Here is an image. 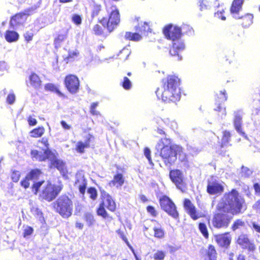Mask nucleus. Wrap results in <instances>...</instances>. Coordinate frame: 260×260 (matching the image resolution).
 Returning a JSON list of instances; mask_svg holds the SVG:
<instances>
[{
    "mask_svg": "<svg viewBox=\"0 0 260 260\" xmlns=\"http://www.w3.org/2000/svg\"><path fill=\"white\" fill-rule=\"evenodd\" d=\"M184 207L186 212L193 220H197L202 217L205 216L206 215V212L205 211L201 212L197 211L193 204L188 199H185L184 200Z\"/></svg>",
    "mask_w": 260,
    "mask_h": 260,
    "instance_id": "10",
    "label": "nucleus"
},
{
    "mask_svg": "<svg viewBox=\"0 0 260 260\" xmlns=\"http://www.w3.org/2000/svg\"><path fill=\"white\" fill-rule=\"evenodd\" d=\"M199 6L201 11L210 9L212 4L209 0H199Z\"/></svg>",
    "mask_w": 260,
    "mask_h": 260,
    "instance_id": "28",
    "label": "nucleus"
},
{
    "mask_svg": "<svg viewBox=\"0 0 260 260\" xmlns=\"http://www.w3.org/2000/svg\"><path fill=\"white\" fill-rule=\"evenodd\" d=\"M170 177L171 180L176 184L177 187L182 189L183 188V177L181 172L179 170L170 171Z\"/></svg>",
    "mask_w": 260,
    "mask_h": 260,
    "instance_id": "14",
    "label": "nucleus"
},
{
    "mask_svg": "<svg viewBox=\"0 0 260 260\" xmlns=\"http://www.w3.org/2000/svg\"><path fill=\"white\" fill-rule=\"evenodd\" d=\"M75 186L79 189L81 193L84 194L85 193L86 187V182L83 176L80 175L76 176Z\"/></svg>",
    "mask_w": 260,
    "mask_h": 260,
    "instance_id": "20",
    "label": "nucleus"
},
{
    "mask_svg": "<svg viewBox=\"0 0 260 260\" xmlns=\"http://www.w3.org/2000/svg\"><path fill=\"white\" fill-rule=\"evenodd\" d=\"M88 144L86 143H83L81 141L78 142L76 144L75 149L77 152L82 153L84 151V149L88 147Z\"/></svg>",
    "mask_w": 260,
    "mask_h": 260,
    "instance_id": "32",
    "label": "nucleus"
},
{
    "mask_svg": "<svg viewBox=\"0 0 260 260\" xmlns=\"http://www.w3.org/2000/svg\"><path fill=\"white\" fill-rule=\"evenodd\" d=\"M56 210L64 218H68L72 213L73 203L67 196H61L56 201Z\"/></svg>",
    "mask_w": 260,
    "mask_h": 260,
    "instance_id": "5",
    "label": "nucleus"
},
{
    "mask_svg": "<svg viewBox=\"0 0 260 260\" xmlns=\"http://www.w3.org/2000/svg\"><path fill=\"white\" fill-rule=\"evenodd\" d=\"M165 255L164 252L158 250L153 254V258L155 260H163Z\"/></svg>",
    "mask_w": 260,
    "mask_h": 260,
    "instance_id": "40",
    "label": "nucleus"
},
{
    "mask_svg": "<svg viewBox=\"0 0 260 260\" xmlns=\"http://www.w3.org/2000/svg\"><path fill=\"white\" fill-rule=\"evenodd\" d=\"M16 100V96L15 94L13 91H11L8 95L7 97V102L9 104H13Z\"/></svg>",
    "mask_w": 260,
    "mask_h": 260,
    "instance_id": "41",
    "label": "nucleus"
},
{
    "mask_svg": "<svg viewBox=\"0 0 260 260\" xmlns=\"http://www.w3.org/2000/svg\"><path fill=\"white\" fill-rule=\"evenodd\" d=\"M233 215L231 213H228V214H217L215 215L212 220L213 226L217 228H226L229 225Z\"/></svg>",
    "mask_w": 260,
    "mask_h": 260,
    "instance_id": "9",
    "label": "nucleus"
},
{
    "mask_svg": "<svg viewBox=\"0 0 260 260\" xmlns=\"http://www.w3.org/2000/svg\"><path fill=\"white\" fill-rule=\"evenodd\" d=\"M20 174L19 171H13L12 174V179L14 182H17L19 180Z\"/></svg>",
    "mask_w": 260,
    "mask_h": 260,
    "instance_id": "48",
    "label": "nucleus"
},
{
    "mask_svg": "<svg viewBox=\"0 0 260 260\" xmlns=\"http://www.w3.org/2000/svg\"><path fill=\"white\" fill-rule=\"evenodd\" d=\"M220 99L221 102H223L226 100L227 98L225 94V91H221L220 93Z\"/></svg>",
    "mask_w": 260,
    "mask_h": 260,
    "instance_id": "61",
    "label": "nucleus"
},
{
    "mask_svg": "<svg viewBox=\"0 0 260 260\" xmlns=\"http://www.w3.org/2000/svg\"><path fill=\"white\" fill-rule=\"evenodd\" d=\"M199 228L204 237L205 238H208L209 234L206 224L204 223H200L199 225Z\"/></svg>",
    "mask_w": 260,
    "mask_h": 260,
    "instance_id": "35",
    "label": "nucleus"
},
{
    "mask_svg": "<svg viewBox=\"0 0 260 260\" xmlns=\"http://www.w3.org/2000/svg\"><path fill=\"white\" fill-rule=\"evenodd\" d=\"M223 190L222 185L218 181L211 180L207 186V191L210 194L220 193Z\"/></svg>",
    "mask_w": 260,
    "mask_h": 260,
    "instance_id": "16",
    "label": "nucleus"
},
{
    "mask_svg": "<svg viewBox=\"0 0 260 260\" xmlns=\"http://www.w3.org/2000/svg\"><path fill=\"white\" fill-rule=\"evenodd\" d=\"M31 156L36 160L44 161L46 159L49 160L53 157V152L50 150H45L43 152H39L36 150H32L31 151Z\"/></svg>",
    "mask_w": 260,
    "mask_h": 260,
    "instance_id": "12",
    "label": "nucleus"
},
{
    "mask_svg": "<svg viewBox=\"0 0 260 260\" xmlns=\"http://www.w3.org/2000/svg\"><path fill=\"white\" fill-rule=\"evenodd\" d=\"M159 203L161 208L170 215L175 218L178 216L176 207L169 198L163 196L160 199Z\"/></svg>",
    "mask_w": 260,
    "mask_h": 260,
    "instance_id": "7",
    "label": "nucleus"
},
{
    "mask_svg": "<svg viewBox=\"0 0 260 260\" xmlns=\"http://www.w3.org/2000/svg\"><path fill=\"white\" fill-rule=\"evenodd\" d=\"M41 174V172L39 170H32L27 175V179L33 181L35 184V180L38 178Z\"/></svg>",
    "mask_w": 260,
    "mask_h": 260,
    "instance_id": "30",
    "label": "nucleus"
},
{
    "mask_svg": "<svg viewBox=\"0 0 260 260\" xmlns=\"http://www.w3.org/2000/svg\"><path fill=\"white\" fill-rule=\"evenodd\" d=\"M65 84L68 90L72 93H76L79 87V81L75 75H70L65 78Z\"/></svg>",
    "mask_w": 260,
    "mask_h": 260,
    "instance_id": "11",
    "label": "nucleus"
},
{
    "mask_svg": "<svg viewBox=\"0 0 260 260\" xmlns=\"http://www.w3.org/2000/svg\"><path fill=\"white\" fill-rule=\"evenodd\" d=\"M138 27L140 31L144 34L150 29L148 23L145 22H141V24H139Z\"/></svg>",
    "mask_w": 260,
    "mask_h": 260,
    "instance_id": "37",
    "label": "nucleus"
},
{
    "mask_svg": "<svg viewBox=\"0 0 260 260\" xmlns=\"http://www.w3.org/2000/svg\"><path fill=\"white\" fill-rule=\"evenodd\" d=\"M156 148L160 151V155L162 158L165 163L172 165L177 159L183 160L185 158V154L181 147L176 145H171V140L167 138H162L157 143Z\"/></svg>",
    "mask_w": 260,
    "mask_h": 260,
    "instance_id": "1",
    "label": "nucleus"
},
{
    "mask_svg": "<svg viewBox=\"0 0 260 260\" xmlns=\"http://www.w3.org/2000/svg\"><path fill=\"white\" fill-rule=\"evenodd\" d=\"M244 1V0H234L231 8V13L237 14L241 10Z\"/></svg>",
    "mask_w": 260,
    "mask_h": 260,
    "instance_id": "26",
    "label": "nucleus"
},
{
    "mask_svg": "<svg viewBox=\"0 0 260 260\" xmlns=\"http://www.w3.org/2000/svg\"><path fill=\"white\" fill-rule=\"evenodd\" d=\"M25 17V15H22L21 14H18L16 15L13 17L12 20L14 21H17L18 23H20L21 21L20 20V19H23V17Z\"/></svg>",
    "mask_w": 260,
    "mask_h": 260,
    "instance_id": "53",
    "label": "nucleus"
},
{
    "mask_svg": "<svg viewBox=\"0 0 260 260\" xmlns=\"http://www.w3.org/2000/svg\"><path fill=\"white\" fill-rule=\"evenodd\" d=\"M33 231V229L31 227L28 226L25 227L23 233L24 237H26V236L30 235L32 233Z\"/></svg>",
    "mask_w": 260,
    "mask_h": 260,
    "instance_id": "50",
    "label": "nucleus"
},
{
    "mask_svg": "<svg viewBox=\"0 0 260 260\" xmlns=\"http://www.w3.org/2000/svg\"><path fill=\"white\" fill-rule=\"evenodd\" d=\"M119 22V11L115 6L111 7V11L108 18H103L101 20L102 25L106 26L110 31H112L118 25Z\"/></svg>",
    "mask_w": 260,
    "mask_h": 260,
    "instance_id": "6",
    "label": "nucleus"
},
{
    "mask_svg": "<svg viewBox=\"0 0 260 260\" xmlns=\"http://www.w3.org/2000/svg\"><path fill=\"white\" fill-rule=\"evenodd\" d=\"M216 252L214 247L212 245H210L208 250V255L210 260H215L216 258Z\"/></svg>",
    "mask_w": 260,
    "mask_h": 260,
    "instance_id": "34",
    "label": "nucleus"
},
{
    "mask_svg": "<svg viewBox=\"0 0 260 260\" xmlns=\"http://www.w3.org/2000/svg\"><path fill=\"white\" fill-rule=\"evenodd\" d=\"M253 208L254 209L260 211V200L256 202V203L253 205Z\"/></svg>",
    "mask_w": 260,
    "mask_h": 260,
    "instance_id": "64",
    "label": "nucleus"
},
{
    "mask_svg": "<svg viewBox=\"0 0 260 260\" xmlns=\"http://www.w3.org/2000/svg\"><path fill=\"white\" fill-rule=\"evenodd\" d=\"M31 181L30 179H27V176L25 178V179L23 180L21 182V185L23 186L25 188H26L28 187L30 184L29 181Z\"/></svg>",
    "mask_w": 260,
    "mask_h": 260,
    "instance_id": "56",
    "label": "nucleus"
},
{
    "mask_svg": "<svg viewBox=\"0 0 260 260\" xmlns=\"http://www.w3.org/2000/svg\"><path fill=\"white\" fill-rule=\"evenodd\" d=\"M163 32L167 39L172 41L180 39L181 36V28L172 24L166 25L163 29Z\"/></svg>",
    "mask_w": 260,
    "mask_h": 260,
    "instance_id": "8",
    "label": "nucleus"
},
{
    "mask_svg": "<svg viewBox=\"0 0 260 260\" xmlns=\"http://www.w3.org/2000/svg\"><path fill=\"white\" fill-rule=\"evenodd\" d=\"M41 143H43L45 146L46 147V149L45 150H49V143H48V139L45 138H43L42 139H41Z\"/></svg>",
    "mask_w": 260,
    "mask_h": 260,
    "instance_id": "59",
    "label": "nucleus"
},
{
    "mask_svg": "<svg viewBox=\"0 0 260 260\" xmlns=\"http://www.w3.org/2000/svg\"><path fill=\"white\" fill-rule=\"evenodd\" d=\"M243 203V198L236 190L233 189L231 192L224 195L218 203L217 209L224 213L234 215L241 211Z\"/></svg>",
    "mask_w": 260,
    "mask_h": 260,
    "instance_id": "3",
    "label": "nucleus"
},
{
    "mask_svg": "<svg viewBox=\"0 0 260 260\" xmlns=\"http://www.w3.org/2000/svg\"><path fill=\"white\" fill-rule=\"evenodd\" d=\"M31 212L34 215L36 216L37 217L40 219L42 217V213L38 208L32 207L31 209Z\"/></svg>",
    "mask_w": 260,
    "mask_h": 260,
    "instance_id": "43",
    "label": "nucleus"
},
{
    "mask_svg": "<svg viewBox=\"0 0 260 260\" xmlns=\"http://www.w3.org/2000/svg\"><path fill=\"white\" fill-rule=\"evenodd\" d=\"M102 205L111 211H114L116 209V204L111 196L108 193L103 194Z\"/></svg>",
    "mask_w": 260,
    "mask_h": 260,
    "instance_id": "19",
    "label": "nucleus"
},
{
    "mask_svg": "<svg viewBox=\"0 0 260 260\" xmlns=\"http://www.w3.org/2000/svg\"><path fill=\"white\" fill-rule=\"evenodd\" d=\"M93 30L95 34L99 35L102 32V28L101 26L98 24L94 26Z\"/></svg>",
    "mask_w": 260,
    "mask_h": 260,
    "instance_id": "57",
    "label": "nucleus"
},
{
    "mask_svg": "<svg viewBox=\"0 0 260 260\" xmlns=\"http://www.w3.org/2000/svg\"><path fill=\"white\" fill-rule=\"evenodd\" d=\"M244 225V222H243L241 220H237L235 222L233 226V230H236V229L239 228L240 226H242Z\"/></svg>",
    "mask_w": 260,
    "mask_h": 260,
    "instance_id": "51",
    "label": "nucleus"
},
{
    "mask_svg": "<svg viewBox=\"0 0 260 260\" xmlns=\"http://www.w3.org/2000/svg\"><path fill=\"white\" fill-rule=\"evenodd\" d=\"M242 173L245 176H249L252 174V171L247 168H242Z\"/></svg>",
    "mask_w": 260,
    "mask_h": 260,
    "instance_id": "58",
    "label": "nucleus"
},
{
    "mask_svg": "<svg viewBox=\"0 0 260 260\" xmlns=\"http://www.w3.org/2000/svg\"><path fill=\"white\" fill-rule=\"evenodd\" d=\"M122 86L123 88L125 89H129L131 87V82L127 77L124 78Z\"/></svg>",
    "mask_w": 260,
    "mask_h": 260,
    "instance_id": "45",
    "label": "nucleus"
},
{
    "mask_svg": "<svg viewBox=\"0 0 260 260\" xmlns=\"http://www.w3.org/2000/svg\"><path fill=\"white\" fill-rule=\"evenodd\" d=\"M124 182V178L121 174L115 175L112 180L109 182V185L111 186H115L118 188L121 187Z\"/></svg>",
    "mask_w": 260,
    "mask_h": 260,
    "instance_id": "21",
    "label": "nucleus"
},
{
    "mask_svg": "<svg viewBox=\"0 0 260 260\" xmlns=\"http://www.w3.org/2000/svg\"><path fill=\"white\" fill-rule=\"evenodd\" d=\"M242 117V113L241 111H237L235 112L234 123L235 127L237 132L244 134V133L242 132L241 129Z\"/></svg>",
    "mask_w": 260,
    "mask_h": 260,
    "instance_id": "22",
    "label": "nucleus"
},
{
    "mask_svg": "<svg viewBox=\"0 0 260 260\" xmlns=\"http://www.w3.org/2000/svg\"><path fill=\"white\" fill-rule=\"evenodd\" d=\"M62 189L61 185H55L49 182L41 181L34 184L32 191L36 194L40 191V197L47 201L54 200Z\"/></svg>",
    "mask_w": 260,
    "mask_h": 260,
    "instance_id": "4",
    "label": "nucleus"
},
{
    "mask_svg": "<svg viewBox=\"0 0 260 260\" xmlns=\"http://www.w3.org/2000/svg\"><path fill=\"white\" fill-rule=\"evenodd\" d=\"M172 47L170 49V53L172 56H177V59L180 60L181 56L179 55V53L185 49V44L182 40L179 39L175 41H173Z\"/></svg>",
    "mask_w": 260,
    "mask_h": 260,
    "instance_id": "13",
    "label": "nucleus"
},
{
    "mask_svg": "<svg viewBox=\"0 0 260 260\" xmlns=\"http://www.w3.org/2000/svg\"><path fill=\"white\" fill-rule=\"evenodd\" d=\"M84 219L89 226H92L95 221L93 215L90 213H85L84 216Z\"/></svg>",
    "mask_w": 260,
    "mask_h": 260,
    "instance_id": "31",
    "label": "nucleus"
},
{
    "mask_svg": "<svg viewBox=\"0 0 260 260\" xmlns=\"http://www.w3.org/2000/svg\"><path fill=\"white\" fill-rule=\"evenodd\" d=\"M67 38L66 34H60L55 39L54 43L56 46H60L61 42L64 41Z\"/></svg>",
    "mask_w": 260,
    "mask_h": 260,
    "instance_id": "39",
    "label": "nucleus"
},
{
    "mask_svg": "<svg viewBox=\"0 0 260 260\" xmlns=\"http://www.w3.org/2000/svg\"><path fill=\"white\" fill-rule=\"evenodd\" d=\"M45 89L46 90H49L51 91H57L56 87L52 83H48L45 85Z\"/></svg>",
    "mask_w": 260,
    "mask_h": 260,
    "instance_id": "49",
    "label": "nucleus"
},
{
    "mask_svg": "<svg viewBox=\"0 0 260 260\" xmlns=\"http://www.w3.org/2000/svg\"><path fill=\"white\" fill-rule=\"evenodd\" d=\"M28 122L29 125L34 126L37 124V121L35 118L29 116L28 119Z\"/></svg>",
    "mask_w": 260,
    "mask_h": 260,
    "instance_id": "55",
    "label": "nucleus"
},
{
    "mask_svg": "<svg viewBox=\"0 0 260 260\" xmlns=\"http://www.w3.org/2000/svg\"><path fill=\"white\" fill-rule=\"evenodd\" d=\"M19 36L18 34L13 30H7L5 35V39L9 43L17 41L19 39Z\"/></svg>",
    "mask_w": 260,
    "mask_h": 260,
    "instance_id": "24",
    "label": "nucleus"
},
{
    "mask_svg": "<svg viewBox=\"0 0 260 260\" xmlns=\"http://www.w3.org/2000/svg\"><path fill=\"white\" fill-rule=\"evenodd\" d=\"M231 137V134L229 132L224 131L223 133V137H222V143H226L229 141L230 138Z\"/></svg>",
    "mask_w": 260,
    "mask_h": 260,
    "instance_id": "47",
    "label": "nucleus"
},
{
    "mask_svg": "<svg viewBox=\"0 0 260 260\" xmlns=\"http://www.w3.org/2000/svg\"><path fill=\"white\" fill-rule=\"evenodd\" d=\"M215 239L220 246L224 247H228L231 242V237L228 234L216 235Z\"/></svg>",
    "mask_w": 260,
    "mask_h": 260,
    "instance_id": "18",
    "label": "nucleus"
},
{
    "mask_svg": "<svg viewBox=\"0 0 260 260\" xmlns=\"http://www.w3.org/2000/svg\"><path fill=\"white\" fill-rule=\"evenodd\" d=\"M224 12V9L220 8L215 13V17L221 18L222 20H225V17L223 15V13Z\"/></svg>",
    "mask_w": 260,
    "mask_h": 260,
    "instance_id": "42",
    "label": "nucleus"
},
{
    "mask_svg": "<svg viewBox=\"0 0 260 260\" xmlns=\"http://www.w3.org/2000/svg\"><path fill=\"white\" fill-rule=\"evenodd\" d=\"M53 157L52 159L50 158L49 160L50 162V167L56 168L61 173L64 174L66 172L65 164L62 160L57 159L53 152Z\"/></svg>",
    "mask_w": 260,
    "mask_h": 260,
    "instance_id": "17",
    "label": "nucleus"
},
{
    "mask_svg": "<svg viewBox=\"0 0 260 260\" xmlns=\"http://www.w3.org/2000/svg\"><path fill=\"white\" fill-rule=\"evenodd\" d=\"M178 79L175 76H169L163 80V85L156 91L158 99L164 102L175 101L180 99V90L178 88Z\"/></svg>",
    "mask_w": 260,
    "mask_h": 260,
    "instance_id": "2",
    "label": "nucleus"
},
{
    "mask_svg": "<svg viewBox=\"0 0 260 260\" xmlns=\"http://www.w3.org/2000/svg\"><path fill=\"white\" fill-rule=\"evenodd\" d=\"M61 125L62 126V127L64 129H70L71 127V126L69 125L68 124H67L66 123V121H61Z\"/></svg>",
    "mask_w": 260,
    "mask_h": 260,
    "instance_id": "63",
    "label": "nucleus"
},
{
    "mask_svg": "<svg viewBox=\"0 0 260 260\" xmlns=\"http://www.w3.org/2000/svg\"><path fill=\"white\" fill-rule=\"evenodd\" d=\"M29 83L31 86L36 89L39 88L41 86V81L39 76L32 73L29 77Z\"/></svg>",
    "mask_w": 260,
    "mask_h": 260,
    "instance_id": "23",
    "label": "nucleus"
},
{
    "mask_svg": "<svg viewBox=\"0 0 260 260\" xmlns=\"http://www.w3.org/2000/svg\"><path fill=\"white\" fill-rule=\"evenodd\" d=\"M144 155L148 159L150 164L152 165V161L151 158V151L148 148H145L144 149Z\"/></svg>",
    "mask_w": 260,
    "mask_h": 260,
    "instance_id": "46",
    "label": "nucleus"
},
{
    "mask_svg": "<svg viewBox=\"0 0 260 260\" xmlns=\"http://www.w3.org/2000/svg\"><path fill=\"white\" fill-rule=\"evenodd\" d=\"M154 237L157 238H162L164 236V232L160 228H154Z\"/></svg>",
    "mask_w": 260,
    "mask_h": 260,
    "instance_id": "36",
    "label": "nucleus"
},
{
    "mask_svg": "<svg viewBox=\"0 0 260 260\" xmlns=\"http://www.w3.org/2000/svg\"><path fill=\"white\" fill-rule=\"evenodd\" d=\"M105 207L102 204L97 210V214L98 215L102 216V217L106 218L108 217V214L105 209Z\"/></svg>",
    "mask_w": 260,
    "mask_h": 260,
    "instance_id": "38",
    "label": "nucleus"
},
{
    "mask_svg": "<svg viewBox=\"0 0 260 260\" xmlns=\"http://www.w3.org/2000/svg\"><path fill=\"white\" fill-rule=\"evenodd\" d=\"M253 229L257 233H260V225L255 222L252 223Z\"/></svg>",
    "mask_w": 260,
    "mask_h": 260,
    "instance_id": "62",
    "label": "nucleus"
},
{
    "mask_svg": "<svg viewBox=\"0 0 260 260\" xmlns=\"http://www.w3.org/2000/svg\"><path fill=\"white\" fill-rule=\"evenodd\" d=\"M72 21L77 25L80 24L81 23V18L79 15H74L72 16Z\"/></svg>",
    "mask_w": 260,
    "mask_h": 260,
    "instance_id": "52",
    "label": "nucleus"
},
{
    "mask_svg": "<svg viewBox=\"0 0 260 260\" xmlns=\"http://www.w3.org/2000/svg\"><path fill=\"white\" fill-rule=\"evenodd\" d=\"M45 132V129L43 126L35 128L30 132V136L34 138L41 137Z\"/></svg>",
    "mask_w": 260,
    "mask_h": 260,
    "instance_id": "27",
    "label": "nucleus"
},
{
    "mask_svg": "<svg viewBox=\"0 0 260 260\" xmlns=\"http://www.w3.org/2000/svg\"><path fill=\"white\" fill-rule=\"evenodd\" d=\"M88 193L90 196V198L93 200H95L97 197L96 190L93 188H90L87 190Z\"/></svg>",
    "mask_w": 260,
    "mask_h": 260,
    "instance_id": "44",
    "label": "nucleus"
},
{
    "mask_svg": "<svg viewBox=\"0 0 260 260\" xmlns=\"http://www.w3.org/2000/svg\"><path fill=\"white\" fill-rule=\"evenodd\" d=\"M147 211L150 213L152 215L155 216L156 215V211L154 208L152 206H148L147 207Z\"/></svg>",
    "mask_w": 260,
    "mask_h": 260,
    "instance_id": "60",
    "label": "nucleus"
},
{
    "mask_svg": "<svg viewBox=\"0 0 260 260\" xmlns=\"http://www.w3.org/2000/svg\"><path fill=\"white\" fill-rule=\"evenodd\" d=\"M240 11H239L237 14H233V13H232L233 15V17L236 18V19H240V18H242L243 20V24L244 25V27H248L250 25H251L252 23V20H253V16L251 14H247L246 15V16H245L244 17H240L239 16V12Z\"/></svg>",
    "mask_w": 260,
    "mask_h": 260,
    "instance_id": "25",
    "label": "nucleus"
},
{
    "mask_svg": "<svg viewBox=\"0 0 260 260\" xmlns=\"http://www.w3.org/2000/svg\"><path fill=\"white\" fill-rule=\"evenodd\" d=\"M125 37L129 40L138 41L142 39V37L138 33H132L127 32L125 34Z\"/></svg>",
    "mask_w": 260,
    "mask_h": 260,
    "instance_id": "29",
    "label": "nucleus"
},
{
    "mask_svg": "<svg viewBox=\"0 0 260 260\" xmlns=\"http://www.w3.org/2000/svg\"><path fill=\"white\" fill-rule=\"evenodd\" d=\"M25 40L27 42L31 41L32 39L33 34L31 32H26L24 35Z\"/></svg>",
    "mask_w": 260,
    "mask_h": 260,
    "instance_id": "54",
    "label": "nucleus"
},
{
    "mask_svg": "<svg viewBox=\"0 0 260 260\" xmlns=\"http://www.w3.org/2000/svg\"><path fill=\"white\" fill-rule=\"evenodd\" d=\"M10 67L5 61H0V75H3L9 72Z\"/></svg>",
    "mask_w": 260,
    "mask_h": 260,
    "instance_id": "33",
    "label": "nucleus"
},
{
    "mask_svg": "<svg viewBox=\"0 0 260 260\" xmlns=\"http://www.w3.org/2000/svg\"><path fill=\"white\" fill-rule=\"evenodd\" d=\"M237 242L242 248L247 249L249 251H253L255 248L254 244L249 241L246 235H241Z\"/></svg>",
    "mask_w": 260,
    "mask_h": 260,
    "instance_id": "15",
    "label": "nucleus"
}]
</instances>
